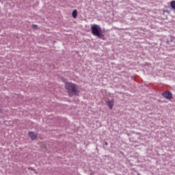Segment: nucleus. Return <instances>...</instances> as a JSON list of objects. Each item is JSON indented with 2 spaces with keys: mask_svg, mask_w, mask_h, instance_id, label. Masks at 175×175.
I'll use <instances>...</instances> for the list:
<instances>
[{
  "mask_svg": "<svg viewBox=\"0 0 175 175\" xmlns=\"http://www.w3.org/2000/svg\"><path fill=\"white\" fill-rule=\"evenodd\" d=\"M63 81L65 83V88L69 96H73V95H79L80 94L78 85L72 82H68V79H63Z\"/></svg>",
  "mask_w": 175,
  "mask_h": 175,
  "instance_id": "nucleus-1",
  "label": "nucleus"
},
{
  "mask_svg": "<svg viewBox=\"0 0 175 175\" xmlns=\"http://www.w3.org/2000/svg\"><path fill=\"white\" fill-rule=\"evenodd\" d=\"M91 32L94 36H97V38H102V27L99 25L94 24L91 27Z\"/></svg>",
  "mask_w": 175,
  "mask_h": 175,
  "instance_id": "nucleus-2",
  "label": "nucleus"
},
{
  "mask_svg": "<svg viewBox=\"0 0 175 175\" xmlns=\"http://www.w3.org/2000/svg\"><path fill=\"white\" fill-rule=\"evenodd\" d=\"M162 96H163L165 99H172L173 98V94L170 92V91H166L162 94Z\"/></svg>",
  "mask_w": 175,
  "mask_h": 175,
  "instance_id": "nucleus-3",
  "label": "nucleus"
},
{
  "mask_svg": "<svg viewBox=\"0 0 175 175\" xmlns=\"http://www.w3.org/2000/svg\"><path fill=\"white\" fill-rule=\"evenodd\" d=\"M28 134L31 140H36V137H38L37 133L29 131Z\"/></svg>",
  "mask_w": 175,
  "mask_h": 175,
  "instance_id": "nucleus-4",
  "label": "nucleus"
},
{
  "mask_svg": "<svg viewBox=\"0 0 175 175\" xmlns=\"http://www.w3.org/2000/svg\"><path fill=\"white\" fill-rule=\"evenodd\" d=\"M107 105L109 109H113V106H114V99L109 100L107 102Z\"/></svg>",
  "mask_w": 175,
  "mask_h": 175,
  "instance_id": "nucleus-5",
  "label": "nucleus"
},
{
  "mask_svg": "<svg viewBox=\"0 0 175 175\" xmlns=\"http://www.w3.org/2000/svg\"><path fill=\"white\" fill-rule=\"evenodd\" d=\"M72 14L73 18H77V10H74L72 11Z\"/></svg>",
  "mask_w": 175,
  "mask_h": 175,
  "instance_id": "nucleus-6",
  "label": "nucleus"
},
{
  "mask_svg": "<svg viewBox=\"0 0 175 175\" xmlns=\"http://www.w3.org/2000/svg\"><path fill=\"white\" fill-rule=\"evenodd\" d=\"M170 6L174 10H175V1H172L170 3Z\"/></svg>",
  "mask_w": 175,
  "mask_h": 175,
  "instance_id": "nucleus-7",
  "label": "nucleus"
},
{
  "mask_svg": "<svg viewBox=\"0 0 175 175\" xmlns=\"http://www.w3.org/2000/svg\"><path fill=\"white\" fill-rule=\"evenodd\" d=\"M32 28H33V29H38V25H32Z\"/></svg>",
  "mask_w": 175,
  "mask_h": 175,
  "instance_id": "nucleus-8",
  "label": "nucleus"
},
{
  "mask_svg": "<svg viewBox=\"0 0 175 175\" xmlns=\"http://www.w3.org/2000/svg\"><path fill=\"white\" fill-rule=\"evenodd\" d=\"M1 113H2V109H0V114H1Z\"/></svg>",
  "mask_w": 175,
  "mask_h": 175,
  "instance_id": "nucleus-9",
  "label": "nucleus"
},
{
  "mask_svg": "<svg viewBox=\"0 0 175 175\" xmlns=\"http://www.w3.org/2000/svg\"><path fill=\"white\" fill-rule=\"evenodd\" d=\"M106 146H107V142L105 143Z\"/></svg>",
  "mask_w": 175,
  "mask_h": 175,
  "instance_id": "nucleus-10",
  "label": "nucleus"
}]
</instances>
